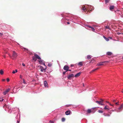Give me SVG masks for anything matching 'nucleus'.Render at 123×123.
<instances>
[{
    "instance_id": "obj_1",
    "label": "nucleus",
    "mask_w": 123,
    "mask_h": 123,
    "mask_svg": "<svg viewBox=\"0 0 123 123\" xmlns=\"http://www.w3.org/2000/svg\"><path fill=\"white\" fill-rule=\"evenodd\" d=\"M17 56V54L16 53L15 51H13L12 54V56L11 57L13 59H15Z\"/></svg>"
},
{
    "instance_id": "obj_2",
    "label": "nucleus",
    "mask_w": 123,
    "mask_h": 123,
    "mask_svg": "<svg viewBox=\"0 0 123 123\" xmlns=\"http://www.w3.org/2000/svg\"><path fill=\"white\" fill-rule=\"evenodd\" d=\"M40 71L41 72H46V70L47 69V68L46 67L44 68L42 66H40Z\"/></svg>"
},
{
    "instance_id": "obj_3",
    "label": "nucleus",
    "mask_w": 123,
    "mask_h": 123,
    "mask_svg": "<svg viewBox=\"0 0 123 123\" xmlns=\"http://www.w3.org/2000/svg\"><path fill=\"white\" fill-rule=\"evenodd\" d=\"M100 100H101L100 101H95L96 103L98 104L99 105H101V103H103L104 101V100L102 99H100Z\"/></svg>"
},
{
    "instance_id": "obj_4",
    "label": "nucleus",
    "mask_w": 123,
    "mask_h": 123,
    "mask_svg": "<svg viewBox=\"0 0 123 123\" xmlns=\"http://www.w3.org/2000/svg\"><path fill=\"white\" fill-rule=\"evenodd\" d=\"M69 67L67 65H65L63 68L64 69L66 70V72L68 71V69H69Z\"/></svg>"
},
{
    "instance_id": "obj_5",
    "label": "nucleus",
    "mask_w": 123,
    "mask_h": 123,
    "mask_svg": "<svg viewBox=\"0 0 123 123\" xmlns=\"http://www.w3.org/2000/svg\"><path fill=\"white\" fill-rule=\"evenodd\" d=\"M74 77V75L73 74H70L69 75H68L67 76V78L68 79H70L72 77Z\"/></svg>"
},
{
    "instance_id": "obj_6",
    "label": "nucleus",
    "mask_w": 123,
    "mask_h": 123,
    "mask_svg": "<svg viewBox=\"0 0 123 123\" xmlns=\"http://www.w3.org/2000/svg\"><path fill=\"white\" fill-rule=\"evenodd\" d=\"M34 55L36 57V59L37 58L39 60H40L41 59V58L40 57L36 54H34Z\"/></svg>"
},
{
    "instance_id": "obj_7",
    "label": "nucleus",
    "mask_w": 123,
    "mask_h": 123,
    "mask_svg": "<svg viewBox=\"0 0 123 123\" xmlns=\"http://www.w3.org/2000/svg\"><path fill=\"white\" fill-rule=\"evenodd\" d=\"M10 90V89L9 88L8 89L6 90L4 92L3 94L4 95H6L7 93Z\"/></svg>"
},
{
    "instance_id": "obj_8",
    "label": "nucleus",
    "mask_w": 123,
    "mask_h": 123,
    "mask_svg": "<svg viewBox=\"0 0 123 123\" xmlns=\"http://www.w3.org/2000/svg\"><path fill=\"white\" fill-rule=\"evenodd\" d=\"M105 62H98L97 63V65L98 66L103 65V63H104Z\"/></svg>"
},
{
    "instance_id": "obj_9",
    "label": "nucleus",
    "mask_w": 123,
    "mask_h": 123,
    "mask_svg": "<svg viewBox=\"0 0 123 123\" xmlns=\"http://www.w3.org/2000/svg\"><path fill=\"white\" fill-rule=\"evenodd\" d=\"M104 109L105 110H109L110 109L109 107L107 105H106L104 108Z\"/></svg>"
},
{
    "instance_id": "obj_10",
    "label": "nucleus",
    "mask_w": 123,
    "mask_h": 123,
    "mask_svg": "<svg viewBox=\"0 0 123 123\" xmlns=\"http://www.w3.org/2000/svg\"><path fill=\"white\" fill-rule=\"evenodd\" d=\"M123 108V104H121L120 107L118 108V109L119 110H121V111L122 110V109Z\"/></svg>"
},
{
    "instance_id": "obj_11",
    "label": "nucleus",
    "mask_w": 123,
    "mask_h": 123,
    "mask_svg": "<svg viewBox=\"0 0 123 123\" xmlns=\"http://www.w3.org/2000/svg\"><path fill=\"white\" fill-rule=\"evenodd\" d=\"M81 74V72H79L77 73L75 75V77H79L80 76Z\"/></svg>"
},
{
    "instance_id": "obj_12",
    "label": "nucleus",
    "mask_w": 123,
    "mask_h": 123,
    "mask_svg": "<svg viewBox=\"0 0 123 123\" xmlns=\"http://www.w3.org/2000/svg\"><path fill=\"white\" fill-rule=\"evenodd\" d=\"M70 111H67L65 112V114L67 115H68L70 114Z\"/></svg>"
},
{
    "instance_id": "obj_13",
    "label": "nucleus",
    "mask_w": 123,
    "mask_h": 123,
    "mask_svg": "<svg viewBox=\"0 0 123 123\" xmlns=\"http://www.w3.org/2000/svg\"><path fill=\"white\" fill-rule=\"evenodd\" d=\"M93 110V109H88L87 110V112L88 113H91L92 111V110Z\"/></svg>"
},
{
    "instance_id": "obj_14",
    "label": "nucleus",
    "mask_w": 123,
    "mask_h": 123,
    "mask_svg": "<svg viewBox=\"0 0 123 123\" xmlns=\"http://www.w3.org/2000/svg\"><path fill=\"white\" fill-rule=\"evenodd\" d=\"M82 10H83L85 12L87 11V10L85 6L82 7Z\"/></svg>"
},
{
    "instance_id": "obj_15",
    "label": "nucleus",
    "mask_w": 123,
    "mask_h": 123,
    "mask_svg": "<svg viewBox=\"0 0 123 123\" xmlns=\"http://www.w3.org/2000/svg\"><path fill=\"white\" fill-rule=\"evenodd\" d=\"M44 84L45 86L46 87L48 86V84L46 81H45L44 82Z\"/></svg>"
},
{
    "instance_id": "obj_16",
    "label": "nucleus",
    "mask_w": 123,
    "mask_h": 123,
    "mask_svg": "<svg viewBox=\"0 0 123 123\" xmlns=\"http://www.w3.org/2000/svg\"><path fill=\"white\" fill-rule=\"evenodd\" d=\"M114 6H111L110 7V9L111 10L114 9Z\"/></svg>"
},
{
    "instance_id": "obj_17",
    "label": "nucleus",
    "mask_w": 123,
    "mask_h": 123,
    "mask_svg": "<svg viewBox=\"0 0 123 123\" xmlns=\"http://www.w3.org/2000/svg\"><path fill=\"white\" fill-rule=\"evenodd\" d=\"M103 37L107 41H109V39L108 38H107L106 37L104 36H103Z\"/></svg>"
},
{
    "instance_id": "obj_18",
    "label": "nucleus",
    "mask_w": 123,
    "mask_h": 123,
    "mask_svg": "<svg viewBox=\"0 0 123 123\" xmlns=\"http://www.w3.org/2000/svg\"><path fill=\"white\" fill-rule=\"evenodd\" d=\"M107 54L108 55H111L112 54V53L110 52H108L107 53Z\"/></svg>"
},
{
    "instance_id": "obj_19",
    "label": "nucleus",
    "mask_w": 123,
    "mask_h": 123,
    "mask_svg": "<svg viewBox=\"0 0 123 123\" xmlns=\"http://www.w3.org/2000/svg\"><path fill=\"white\" fill-rule=\"evenodd\" d=\"M87 59H89L91 58V56L90 55H89L87 56Z\"/></svg>"
},
{
    "instance_id": "obj_20",
    "label": "nucleus",
    "mask_w": 123,
    "mask_h": 123,
    "mask_svg": "<svg viewBox=\"0 0 123 123\" xmlns=\"http://www.w3.org/2000/svg\"><path fill=\"white\" fill-rule=\"evenodd\" d=\"M39 63L40 64H43V61L42 60H40L39 61Z\"/></svg>"
},
{
    "instance_id": "obj_21",
    "label": "nucleus",
    "mask_w": 123,
    "mask_h": 123,
    "mask_svg": "<svg viewBox=\"0 0 123 123\" xmlns=\"http://www.w3.org/2000/svg\"><path fill=\"white\" fill-rule=\"evenodd\" d=\"M78 65L81 66H82L83 65L82 62H79L78 64Z\"/></svg>"
},
{
    "instance_id": "obj_22",
    "label": "nucleus",
    "mask_w": 123,
    "mask_h": 123,
    "mask_svg": "<svg viewBox=\"0 0 123 123\" xmlns=\"http://www.w3.org/2000/svg\"><path fill=\"white\" fill-rule=\"evenodd\" d=\"M4 72L2 69H1L0 70V74L2 75L3 74Z\"/></svg>"
},
{
    "instance_id": "obj_23",
    "label": "nucleus",
    "mask_w": 123,
    "mask_h": 123,
    "mask_svg": "<svg viewBox=\"0 0 123 123\" xmlns=\"http://www.w3.org/2000/svg\"><path fill=\"white\" fill-rule=\"evenodd\" d=\"M32 58L33 60H34L35 61H36L37 59L35 56H33Z\"/></svg>"
},
{
    "instance_id": "obj_24",
    "label": "nucleus",
    "mask_w": 123,
    "mask_h": 123,
    "mask_svg": "<svg viewBox=\"0 0 123 123\" xmlns=\"http://www.w3.org/2000/svg\"><path fill=\"white\" fill-rule=\"evenodd\" d=\"M105 28L106 29H109V30H110L111 29L109 27V26H108V25H107V26H105Z\"/></svg>"
},
{
    "instance_id": "obj_25",
    "label": "nucleus",
    "mask_w": 123,
    "mask_h": 123,
    "mask_svg": "<svg viewBox=\"0 0 123 123\" xmlns=\"http://www.w3.org/2000/svg\"><path fill=\"white\" fill-rule=\"evenodd\" d=\"M99 68H97L94 69L92 70L91 71V72H94V71H95L97 70V69H98Z\"/></svg>"
},
{
    "instance_id": "obj_26",
    "label": "nucleus",
    "mask_w": 123,
    "mask_h": 123,
    "mask_svg": "<svg viewBox=\"0 0 123 123\" xmlns=\"http://www.w3.org/2000/svg\"><path fill=\"white\" fill-rule=\"evenodd\" d=\"M65 120V119L64 118H62V122H64Z\"/></svg>"
},
{
    "instance_id": "obj_27",
    "label": "nucleus",
    "mask_w": 123,
    "mask_h": 123,
    "mask_svg": "<svg viewBox=\"0 0 123 123\" xmlns=\"http://www.w3.org/2000/svg\"><path fill=\"white\" fill-rule=\"evenodd\" d=\"M52 65L50 63H49L48 64V66L49 67H51Z\"/></svg>"
},
{
    "instance_id": "obj_28",
    "label": "nucleus",
    "mask_w": 123,
    "mask_h": 123,
    "mask_svg": "<svg viewBox=\"0 0 123 123\" xmlns=\"http://www.w3.org/2000/svg\"><path fill=\"white\" fill-rule=\"evenodd\" d=\"M105 116H108L109 117L110 116V115L109 114H106L105 115H104Z\"/></svg>"
},
{
    "instance_id": "obj_29",
    "label": "nucleus",
    "mask_w": 123,
    "mask_h": 123,
    "mask_svg": "<svg viewBox=\"0 0 123 123\" xmlns=\"http://www.w3.org/2000/svg\"><path fill=\"white\" fill-rule=\"evenodd\" d=\"M98 112L100 113H103V111H100V110H98Z\"/></svg>"
},
{
    "instance_id": "obj_30",
    "label": "nucleus",
    "mask_w": 123,
    "mask_h": 123,
    "mask_svg": "<svg viewBox=\"0 0 123 123\" xmlns=\"http://www.w3.org/2000/svg\"><path fill=\"white\" fill-rule=\"evenodd\" d=\"M92 30V31H95V29L93 27H92V28H91Z\"/></svg>"
},
{
    "instance_id": "obj_31",
    "label": "nucleus",
    "mask_w": 123,
    "mask_h": 123,
    "mask_svg": "<svg viewBox=\"0 0 123 123\" xmlns=\"http://www.w3.org/2000/svg\"><path fill=\"white\" fill-rule=\"evenodd\" d=\"M23 83L24 84H26V82H25V81L24 79H23Z\"/></svg>"
},
{
    "instance_id": "obj_32",
    "label": "nucleus",
    "mask_w": 123,
    "mask_h": 123,
    "mask_svg": "<svg viewBox=\"0 0 123 123\" xmlns=\"http://www.w3.org/2000/svg\"><path fill=\"white\" fill-rule=\"evenodd\" d=\"M3 99L1 98H0V101H3Z\"/></svg>"
},
{
    "instance_id": "obj_33",
    "label": "nucleus",
    "mask_w": 123,
    "mask_h": 123,
    "mask_svg": "<svg viewBox=\"0 0 123 123\" xmlns=\"http://www.w3.org/2000/svg\"><path fill=\"white\" fill-rule=\"evenodd\" d=\"M50 123H54L53 121L50 120L49 121Z\"/></svg>"
},
{
    "instance_id": "obj_34",
    "label": "nucleus",
    "mask_w": 123,
    "mask_h": 123,
    "mask_svg": "<svg viewBox=\"0 0 123 123\" xmlns=\"http://www.w3.org/2000/svg\"><path fill=\"white\" fill-rule=\"evenodd\" d=\"M66 72V71H65V72H63V75L65 74L66 72Z\"/></svg>"
},
{
    "instance_id": "obj_35",
    "label": "nucleus",
    "mask_w": 123,
    "mask_h": 123,
    "mask_svg": "<svg viewBox=\"0 0 123 123\" xmlns=\"http://www.w3.org/2000/svg\"><path fill=\"white\" fill-rule=\"evenodd\" d=\"M109 0H105V3H107L109 2Z\"/></svg>"
},
{
    "instance_id": "obj_36",
    "label": "nucleus",
    "mask_w": 123,
    "mask_h": 123,
    "mask_svg": "<svg viewBox=\"0 0 123 123\" xmlns=\"http://www.w3.org/2000/svg\"><path fill=\"white\" fill-rule=\"evenodd\" d=\"M6 80L7 82H9V78H7Z\"/></svg>"
},
{
    "instance_id": "obj_37",
    "label": "nucleus",
    "mask_w": 123,
    "mask_h": 123,
    "mask_svg": "<svg viewBox=\"0 0 123 123\" xmlns=\"http://www.w3.org/2000/svg\"><path fill=\"white\" fill-rule=\"evenodd\" d=\"M118 102H118L116 103H115L116 105H118L119 104L118 103Z\"/></svg>"
},
{
    "instance_id": "obj_38",
    "label": "nucleus",
    "mask_w": 123,
    "mask_h": 123,
    "mask_svg": "<svg viewBox=\"0 0 123 123\" xmlns=\"http://www.w3.org/2000/svg\"><path fill=\"white\" fill-rule=\"evenodd\" d=\"M121 34V33L120 32H118L117 33V34L118 35H119L120 34Z\"/></svg>"
},
{
    "instance_id": "obj_39",
    "label": "nucleus",
    "mask_w": 123,
    "mask_h": 123,
    "mask_svg": "<svg viewBox=\"0 0 123 123\" xmlns=\"http://www.w3.org/2000/svg\"><path fill=\"white\" fill-rule=\"evenodd\" d=\"M16 72L14 70H13L12 72V73L13 74H15Z\"/></svg>"
},
{
    "instance_id": "obj_40",
    "label": "nucleus",
    "mask_w": 123,
    "mask_h": 123,
    "mask_svg": "<svg viewBox=\"0 0 123 123\" xmlns=\"http://www.w3.org/2000/svg\"><path fill=\"white\" fill-rule=\"evenodd\" d=\"M22 65L24 66H25V64L24 63H23L22 64Z\"/></svg>"
},
{
    "instance_id": "obj_41",
    "label": "nucleus",
    "mask_w": 123,
    "mask_h": 123,
    "mask_svg": "<svg viewBox=\"0 0 123 123\" xmlns=\"http://www.w3.org/2000/svg\"><path fill=\"white\" fill-rule=\"evenodd\" d=\"M88 27L89 28H92V27L91 26H88Z\"/></svg>"
},
{
    "instance_id": "obj_42",
    "label": "nucleus",
    "mask_w": 123,
    "mask_h": 123,
    "mask_svg": "<svg viewBox=\"0 0 123 123\" xmlns=\"http://www.w3.org/2000/svg\"><path fill=\"white\" fill-rule=\"evenodd\" d=\"M3 34L0 32V36H2L3 35Z\"/></svg>"
},
{
    "instance_id": "obj_43",
    "label": "nucleus",
    "mask_w": 123,
    "mask_h": 123,
    "mask_svg": "<svg viewBox=\"0 0 123 123\" xmlns=\"http://www.w3.org/2000/svg\"><path fill=\"white\" fill-rule=\"evenodd\" d=\"M22 76L21 75H20V78L21 79H22Z\"/></svg>"
},
{
    "instance_id": "obj_44",
    "label": "nucleus",
    "mask_w": 123,
    "mask_h": 123,
    "mask_svg": "<svg viewBox=\"0 0 123 123\" xmlns=\"http://www.w3.org/2000/svg\"><path fill=\"white\" fill-rule=\"evenodd\" d=\"M15 72L16 73H17L18 72V70L17 69H16L15 70Z\"/></svg>"
},
{
    "instance_id": "obj_45",
    "label": "nucleus",
    "mask_w": 123,
    "mask_h": 123,
    "mask_svg": "<svg viewBox=\"0 0 123 123\" xmlns=\"http://www.w3.org/2000/svg\"><path fill=\"white\" fill-rule=\"evenodd\" d=\"M109 104L110 105H111V106H113H113H114V105H111V104H110V103H109Z\"/></svg>"
},
{
    "instance_id": "obj_46",
    "label": "nucleus",
    "mask_w": 123,
    "mask_h": 123,
    "mask_svg": "<svg viewBox=\"0 0 123 123\" xmlns=\"http://www.w3.org/2000/svg\"><path fill=\"white\" fill-rule=\"evenodd\" d=\"M102 103H101V105H104V104H102Z\"/></svg>"
},
{
    "instance_id": "obj_47",
    "label": "nucleus",
    "mask_w": 123,
    "mask_h": 123,
    "mask_svg": "<svg viewBox=\"0 0 123 123\" xmlns=\"http://www.w3.org/2000/svg\"><path fill=\"white\" fill-rule=\"evenodd\" d=\"M2 80L3 81H4L5 80V79H3Z\"/></svg>"
},
{
    "instance_id": "obj_48",
    "label": "nucleus",
    "mask_w": 123,
    "mask_h": 123,
    "mask_svg": "<svg viewBox=\"0 0 123 123\" xmlns=\"http://www.w3.org/2000/svg\"><path fill=\"white\" fill-rule=\"evenodd\" d=\"M116 100H113V102H115L116 101Z\"/></svg>"
},
{
    "instance_id": "obj_49",
    "label": "nucleus",
    "mask_w": 123,
    "mask_h": 123,
    "mask_svg": "<svg viewBox=\"0 0 123 123\" xmlns=\"http://www.w3.org/2000/svg\"><path fill=\"white\" fill-rule=\"evenodd\" d=\"M70 24V23L69 22H67V24Z\"/></svg>"
},
{
    "instance_id": "obj_50",
    "label": "nucleus",
    "mask_w": 123,
    "mask_h": 123,
    "mask_svg": "<svg viewBox=\"0 0 123 123\" xmlns=\"http://www.w3.org/2000/svg\"><path fill=\"white\" fill-rule=\"evenodd\" d=\"M109 38L110 39H112V38L111 37H109Z\"/></svg>"
},
{
    "instance_id": "obj_51",
    "label": "nucleus",
    "mask_w": 123,
    "mask_h": 123,
    "mask_svg": "<svg viewBox=\"0 0 123 123\" xmlns=\"http://www.w3.org/2000/svg\"><path fill=\"white\" fill-rule=\"evenodd\" d=\"M71 67H72L74 66V65H71Z\"/></svg>"
},
{
    "instance_id": "obj_52",
    "label": "nucleus",
    "mask_w": 123,
    "mask_h": 123,
    "mask_svg": "<svg viewBox=\"0 0 123 123\" xmlns=\"http://www.w3.org/2000/svg\"><path fill=\"white\" fill-rule=\"evenodd\" d=\"M17 123H19V121H17Z\"/></svg>"
},
{
    "instance_id": "obj_53",
    "label": "nucleus",
    "mask_w": 123,
    "mask_h": 123,
    "mask_svg": "<svg viewBox=\"0 0 123 123\" xmlns=\"http://www.w3.org/2000/svg\"><path fill=\"white\" fill-rule=\"evenodd\" d=\"M68 71H71V70H69V69H68Z\"/></svg>"
},
{
    "instance_id": "obj_54",
    "label": "nucleus",
    "mask_w": 123,
    "mask_h": 123,
    "mask_svg": "<svg viewBox=\"0 0 123 123\" xmlns=\"http://www.w3.org/2000/svg\"><path fill=\"white\" fill-rule=\"evenodd\" d=\"M106 102L107 103H109V102H108V101H106Z\"/></svg>"
},
{
    "instance_id": "obj_55",
    "label": "nucleus",
    "mask_w": 123,
    "mask_h": 123,
    "mask_svg": "<svg viewBox=\"0 0 123 123\" xmlns=\"http://www.w3.org/2000/svg\"><path fill=\"white\" fill-rule=\"evenodd\" d=\"M43 65L45 66V67H46V66H45V64L43 63Z\"/></svg>"
},
{
    "instance_id": "obj_56",
    "label": "nucleus",
    "mask_w": 123,
    "mask_h": 123,
    "mask_svg": "<svg viewBox=\"0 0 123 123\" xmlns=\"http://www.w3.org/2000/svg\"><path fill=\"white\" fill-rule=\"evenodd\" d=\"M83 86H84V85L83 83Z\"/></svg>"
},
{
    "instance_id": "obj_57",
    "label": "nucleus",
    "mask_w": 123,
    "mask_h": 123,
    "mask_svg": "<svg viewBox=\"0 0 123 123\" xmlns=\"http://www.w3.org/2000/svg\"><path fill=\"white\" fill-rule=\"evenodd\" d=\"M4 57L5 58H6V56H4Z\"/></svg>"
},
{
    "instance_id": "obj_58",
    "label": "nucleus",
    "mask_w": 123,
    "mask_h": 123,
    "mask_svg": "<svg viewBox=\"0 0 123 123\" xmlns=\"http://www.w3.org/2000/svg\"><path fill=\"white\" fill-rule=\"evenodd\" d=\"M122 92L123 93V91H122Z\"/></svg>"
},
{
    "instance_id": "obj_59",
    "label": "nucleus",
    "mask_w": 123,
    "mask_h": 123,
    "mask_svg": "<svg viewBox=\"0 0 123 123\" xmlns=\"http://www.w3.org/2000/svg\"><path fill=\"white\" fill-rule=\"evenodd\" d=\"M122 59H123V58Z\"/></svg>"
}]
</instances>
